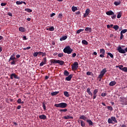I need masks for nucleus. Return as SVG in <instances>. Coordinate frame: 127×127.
Here are the masks:
<instances>
[{
  "instance_id": "obj_1",
  "label": "nucleus",
  "mask_w": 127,
  "mask_h": 127,
  "mask_svg": "<svg viewBox=\"0 0 127 127\" xmlns=\"http://www.w3.org/2000/svg\"><path fill=\"white\" fill-rule=\"evenodd\" d=\"M54 106L55 107H56V108H61L62 109H64L67 107V103H61L59 104H56Z\"/></svg>"
},
{
  "instance_id": "obj_2",
  "label": "nucleus",
  "mask_w": 127,
  "mask_h": 127,
  "mask_svg": "<svg viewBox=\"0 0 127 127\" xmlns=\"http://www.w3.org/2000/svg\"><path fill=\"white\" fill-rule=\"evenodd\" d=\"M64 53H67V54H71V53L73 52V49H71V47L68 46L64 49Z\"/></svg>"
},
{
  "instance_id": "obj_3",
  "label": "nucleus",
  "mask_w": 127,
  "mask_h": 127,
  "mask_svg": "<svg viewBox=\"0 0 127 127\" xmlns=\"http://www.w3.org/2000/svg\"><path fill=\"white\" fill-rule=\"evenodd\" d=\"M107 73V68H104L100 72V74L98 76V78L100 79L99 81H101V79L104 77V75Z\"/></svg>"
},
{
  "instance_id": "obj_4",
  "label": "nucleus",
  "mask_w": 127,
  "mask_h": 127,
  "mask_svg": "<svg viewBox=\"0 0 127 127\" xmlns=\"http://www.w3.org/2000/svg\"><path fill=\"white\" fill-rule=\"evenodd\" d=\"M79 68V64L78 62H75L73 64L71 65V69L72 71H76Z\"/></svg>"
},
{
  "instance_id": "obj_5",
  "label": "nucleus",
  "mask_w": 127,
  "mask_h": 127,
  "mask_svg": "<svg viewBox=\"0 0 127 127\" xmlns=\"http://www.w3.org/2000/svg\"><path fill=\"white\" fill-rule=\"evenodd\" d=\"M117 50L119 52V53H122V54H125V53H126V52H127V48H126L125 50H124L122 48V47L119 46L118 47Z\"/></svg>"
},
{
  "instance_id": "obj_6",
  "label": "nucleus",
  "mask_w": 127,
  "mask_h": 127,
  "mask_svg": "<svg viewBox=\"0 0 127 127\" xmlns=\"http://www.w3.org/2000/svg\"><path fill=\"white\" fill-rule=\"evenodd\" d=\"M101 54L100 55V57L101 58H104L105 57V53H106V51L104 49H101L100 50Z\"/></svg>"
},
{
  "instance_id": "obj_7",
  "label": "nucleus",
  "mask_w": 127,
  "mask_h": 127,
  "mask_svg": "<svg viewBox=\"0 0 127 127\" xmlns=\"http://www.w3.org/2000/svg\"><path fill=\"white\" fill-rule=\"evenodd\" d=\"M10 78L11 79V80H13V78H14V79H20L19 77H18L15 73L11 74L10 75Z\"/></svg>"
},
{
  "instance_id": "obj_8",
  "label": "nucleus",
  "mask_w": 127,
  "mask_h": 127,
  "mask_svg": "<svg viewBox=\"0 0 127 127\" xmlns=\"http://www.w3.org/2000/svg\"><path fill=\"white\" fill-rule=\"evenodd\" d=\"M47 60V59H46V58H44L42 63L40 64V66H43V65H45V64H46Z\"/></svg>"
},
{
  "instance_id": "obj_9",
  "label": "nucleus",
  "mask_w": 127,
  "mask_h": 127,
  "mask_svg": "<svg viewBox=\"0 0 127 127\" xmlns=\"http://www.w3.org/2000/svg\"><path fill=\"white\" fill-rule=\"evenodd\" d=\"M50 61L51 63L50 65H52V64H57V63H58V60L52 59Z\"/></svg>"
},
{
  "instance_id": "obj_10",
  "label": "nucleus",
  "mask_w": 127,
  "mask_h": 127,
  "mask_svg": "<svg viewBox=\"0 0 127 127\" xmlns=\"http://www.w3.org/2000/svg\"><path fill=\"white\" fill-rule=\"evenodd\" d=\"M120 102L121 103V105H124L125 106L127 105V99H122L120 100Z\"/></svg>"
},
{
  "instance_id": "obj_11",
  "label": "nucleus",
  "mask_w": 127,
  "mask_h": 127,
  "mask_svg": "<svg viewBox=\"0 0 127 127\" xmlns=\"http://www.w3.org/2000/svg\"><path fill=\"white\" fill-rule=\"evenodd\" d=\"M80 125L82 127H86V123H85V122L84 121H83V120H79L78 121V123H79V124H80Z\"/></svg>"
},
{
  "instance_id": "obj_12",
  "label": "nucleus",
  "mask_w": 127,
  "mask_h": 127,
  "mask_svg": "<svg viewBox=\"0 0 127 127\" xmlns=\"http://www.w3.org/2000/svg\"><path fill=\"white\" fill-rule=\"evenodd\" d=\"M86 122L87 123H88L89 127H91L94 125V123L91 120H86Z\"/></svg>"
},
{
  "instance_id": "obj_13",
  "label": "nucleus",
  "mask_w": 127,
  "mask_h": 127,
  "mask_svg": "<svg viewBox=\"0 0 127 127\" xmlns=\"http://www.w3.org/2000/svg\"><path fill=\"white\" fill-rule=\"evenodd\" d=\"M73 77V74H70L69 75H68L67 77H66L65 78V80L66 81H70L71 79H72Z\"/></svg>"
},
{
  "instance_id": "obj_14",
  "label": "nucleus",
  "mask_w": 127,
  "mask_h": 127,
  "mask_svg": "<svg viewBox=\"0 0 127 127\" xmlns=\"http://www.w3.org/2000/svg\"><path fill=\"white\" fill-rule=\"evenodd\" d=\"M39 119H40V120H46L47 119V117L46 115H40L39 116Z\"/></svg>"
},
{
  "instance_id": "obj_15",
  "label": "nucleus",
  "mask_w": 127,
  "mask_h": 127,
  "mask_svg": "<svg viewBox=\"0 0 127 127\" xmlns=\"http://www.w3.org/2000/svg\"><path fill=\"white\" fill-rule=\"evenodd\" d=\"M26 31V29H25L24 27H20L19 28V31H20V32H25Z\"/></svg>"
},
{
  "instance_id": "obj_16",
  "label": "nucleus",
  "mask_w": 127,
  "mask_h": 127,
  "mask_svg": "<svg viewBox=\"0 0 127 127\" xmlns=\"http://www.w3.org/2000/svg\"><path fill=\"white\" fill-rule=\"evenodd\" d=\"M14 60H15V57H14V54L12 55L10 57V59H9V62H10V61H13Z\"/></svg>"
},
{
  "instance_id": "obj_17",
  "label": "nucleus",
  "mask_w": 127,
  "mask_h": 127,
  "mask_svg": "<svg viewBox=\"0 0 127 127\" xmlns=\"http://www.w3.org/2000/svg\"><path fill=\"white\" fill-rule=\"evenodd\" d=\"M87 93H88V95H89V96H91V97L93 96V93H92V92L91 91L90 88H88L87 89Z\"/></svg>"
},
{
  "instance_id": "obj_18",
  "label": "nucleus",
  "mask_w": 127,
  "mask_h": 127,
  "mask_svg": "<svg viewBox=\"0 0 127 127\" xmlns=\"http://www.w3.org/2000/svg\"><path fill=\"white\" fill-rule=\"evenodd\" d=\"M85 31L86 32H92V28L91 27H86L85 29Z\"/></svg>"
},
{
  "instance_id": "obj_19",
  "label": "nucleus",
  "mask_w": 127,
  "mask_h": 127,
  "mask_svg": "<svg viewBox=\"0 0 127 127\" xmlns=\"http://www.w3.org/2000/svg\"><path fill=\"white\" fill-rule=\"evenodd\" d=\"M116 84H117V82H116V81H112L110 82L109 86H115Z\"/></svg>"
},
{
  "instance_id": "obj_20",
  "label": "nucleus",
  "mask_w": 127,
  "mask_h": 127,
  "mask_svg": "<svg viewBox=\"0 0 127 127\" xmlns=\"http://www.w3.org/2000/svg\"><path fill=\"white\" fill-rule=\"evenodd\" d=\"M55 29L54 26H51L49 28H47V30H49V31H54Z\"/></svg>"
},
{
  "instance_id": "obj_21",
  "label": "nucleus",
  "mask_w": 127,
  "mask_h": 127,
  "mask_svg": "<svg viewBox=\"0 0 127 127\" xmlns=\"http://www.w3.org/2000/svg\"><path fill=\"white\" fill-rule=\"evenodd\" d=\"M114 12L112 10H109L108 11L106 12V14L107 15H112V14H114Z\"/></svg>"
},
{
  "instance_id": "obj_22",
  "label": "nucleus",
  "mask_w": 127,
  "mask_h": 127,
  "mask_svg": "<svg viewBox=\"0 0 127 127\" xmlns=\"http://www.w3.org/2000/svg\"><path fill=\"white\" fill-rule=\"evenodd\" d=\"M111 118L112 122H114V123H116V124H118V121H117V119H116L115 117H112Z\"/></svg>"
},
{
  "instance_id": "obj_23",
  "label": "nucleus",
  "mask_w": 127,
  "mask_h": 127,
  "mask_svg": "<svg viewBox=\"0 0 127 127\" xmlns=\"http://www.w3.org/2000/svg\"><path fill=\"white\" fill-rule=\"evenodd\" d=\"M64 61L58 60V64H60V65H64Z\"/></svg>"
},
{
  "instance_id": "obj_24",
  "label": "nucleus",
  "mask_w": 127,
  "mask_h": 127,
  "mask_svg": "<svg viewBox=\"0 0 127 127\" xmlns=\"http://www.w3.org/2000/svg\"><path fill=\"white\" fill-rule=\"evenodd\" d=\"M64 120H69V119H73V117L67 115L66 116H64Z\"/></svg>"
},
{
  "instance_id": "obj_25",
  "label": "nucleus",
  "mask_w": 127,
  "mask_h": 127,
  "mask_svg": "<svg viewBox=\"0 0 127 127\" xmlns=\"http://www.w3.org/2000/svg\"><path fill=\"white\" fill-rule=\"evenodd\" d=\"M71 9L73 12H75L76 10H78V8H77L76 6H73L71 8Z\"/></svg>"
},
{
  "instance_id": "obj_26",
  "label": "nucleus",
  "mask_w": 127,
  "mask_h": 127,
  "mask_svg": "<svg viewBox=\"0 0 127 127\" xmlns=\"http://www.w3.org/2000/svg\"><path fill=\"white\" fill-rule=\"evenodd\" d=\"M59 94V91H56V92H52L51 93V95L52 96H56V95Z\"/></svg>"
},
{
  "instance_id": "obj_27",
  "label": "nucleus",
  "mask_w": 127,
  "mask_h": 127,
  "mask_svg": "<svg viewBox=\"0 0 127 127\" xmlns=\"http://www.w3.org/2000/svg\"><path fill=\"white\" fill-rule=\"evenodd\" d=\"M64 95L65 97H70V94H69V92H68L67 91H64Z\"/></svg>"
},
{
  "instance_id": "obj_28",
  "label": "nucleus",
  "mask_w": 127,
  "mask_h": 127,
  "mask_svg": "<svg viewBox=\"0 0 127 127\" xmlns=\"http://www.w3.org/2000/svg\"><path fill=\"white\" fill-rule=\"evenodd\" d=\"M68 38V37L67 36H63L60 38V41H63V40H66V38Z\"/></svg>"
},
{
  "instance_id": "obj_29",
  "label": "nucleus",
  "mask_w": 127,
  "mask_h": 127,
  "mask_svg": "<svg viewBox=\"0 0 127 127\" xmlns=\"http://www.w3.org/2000/svg\"><path fill=\"white\" fill-rule=\"evenodd\" d=\"M79 119H80L81 120H83L84 121H86V120H87V117H86L84 115H82L80 117Z\"/></svg>"
},
{
  "instance_id": "obj_30",
  "label": "nucleus",
  "mask_w": 127,
  "mask_h": 127,
  "mask_svg": "<svg viewBox=\"0 0 127 127\" xmlns=\"http://www.w3.org/2000/svg\"><path fill=\"white\" fill-rule=\"evenodd\" d=\"M113 28L117 31V30H119L120 27L118 25H115L113 26Z\"/></svg>"
},
{
  "instance_id": "obj_31",
  "label": "nucleus",
  "mask_w": 127,
  "mask_h": 127,
  "mask_svg": "<svg viewBox=\"0 0 127 127\" xmlns=\"http://www.w3.org/2000/svg\"><path fill=\"white\" fill-rule=\"evenodd\" d=\"M120 70L124 71V72H127V67H124L123 68H120Z\"/></svg>"
},
{
  "instance_id": "obj_32",
  "label": "nucleus",
  "mask_w": 127,
  "mask_h": 127,
  "mask_svg": "<svg viewBox=\"0 0 127 127\" xmlns=\"http://www.w3.org/2000/svg\"><path fill=\"white\" fill-rule=\"evenodd\" d=\"M82 44H84V45H88V42L85 40H83L82 41Z\"/></svg>"
},
{
  "instance_id": "obj_33",
  "label": "nucleus",
  "mask_w": 127,
  "mask_h": 127,
  "mask_svg": "<svg viewBox=\"0 0 127 127\" xmlns=\"http://www.w3.org/2000/svg\"><path fill=\"white\" fill-rule=\"evenodd\" d=\"M107 55L110 56L111 58H112V59H114V55H113V54L111 53H108Z\"/></svg>"
},
{
  "instance_id": "obj_34",
  "label": "nucleus",
  "mask_w": 127,
  "mask_h": 127,
  "mask_svg": "<svg viewBox=\"0 0 127 127\" xmlns=\"http://www.w3.org/2000/svg\"><path fill=\"white\" fill-rule=\"evenodd\" d=\"M64 76H69V72L67 70H64Z\"/></svg>"
},
{
  "instance_id": "obj_35",
  "label": "nucleus",
  "mask_w": 127,
  "mask_h": 127,
  "mask_svg": "<svg viewBox=\"0 0 127 127\" xmlns=\"http://www.w3.org/2000/svg\"><path fill=\"white\" fill-rule=\"evenodd\" d=\"M111 15H112L111 16V18H112V19H116V18L117 17V15L115 14V13H114V14Z\"/></svg>"
},
{
  "instance_id": "obj_36",
  "label": "nucleus",
  "mask_w": 127,
  "mask_h": 127,
  "mask_svg": "<svg viewBox=\"0 0 127 127\" xmlns=\"http://www.w3.org/2000/svg\"><path fill=\"white\" fill-rule=\"evenodd\" d=\"M25 11H27V12H32V10L29 8H25Z\"/></svg>"
},
{
  "instance_id": "obj_37",
  "label": "nucleus",
  "mask_w": 127,
  "mask_h": 127,
  "mask_svg": "<svg viewBox=\"0 0 127 127\" xmlns=\"http://www.w3.org/2000/svg\"><path fill=\"white\" fill-rule=\"evenodd\" d=\"M121 3V1H115L114 2V4L116 5V6L117 5H120V4Z\"/></svg>"
},
{
  "instance_id": "obj_38",
  "label": "nucleus",
  "mask_w": 127,
  "mask_h": 127,
  "mask_svg": "<svg viewBox=\"0 0 127 127\" xmlns=\"http://www.w3.org/2000/svg\"><path fill=\"white\" fill-rule=\"evenodd\" d=\"M98 91H99L98 89H95L93 91V95H97V94H98Z\"/></svg>"
},
{
  "instance_id": "obj_39",
  "label": "nucleus",
  "mask_w": 127,
  "mask_h": 127,
  "mask_svg": "<svg viewBox=\"0 0 127 127\" xmlns=\"http://www.w3.org/2000/svg\"><path fill=\"white\" fill-rule=\"evenodd\" d=\"M82 31H84V29H79L77 31L76 33H77V34H79V33H80V32H82Z\"/></svg>"
},
{
  "instance_id": "obj_40",
  "label": "nucleus",
  "mask_w": 127,
  "mask_h": 127,
  "mask_svg": "<svg viewBox=\"0 0 127 127\" xmlns=\"http://www.w3.org/2000/svg\"><path fill=\"white\" fill-rule=\"evenodd\" d=\"M108 124H113V120H112L111 118L108 119Z\"/></svg>"
},
{
  "instance_id": "obj_41",
  "label": "nucleus",
  "mask_w": 127,
  "mask_h": 127,
  "mask_svg": "<svg viewBox=\"0 0 127 127\" xmlns=\"http://www.w3.org/2000/svg\"><path fill=\"white\" fill-rule=\"evenodd\" d=\"M126 32H127V29H125L121 31V33H122L123 34L124 33H126Z\"/></svg>"
},
{
  "instance_id": "obj_42",
  "label": "nucleus",
  "mask_w": 127,
  "mask_h": 127,
  "mask_svg": "<svg viewBox=\"0 0 127 127\" xmlns=\"http://www.w3.org/2000/svg\"><path fill=\"white\" fill-rule=\"evenodd\" d=\"M90 12V9L88 8L85 10V13L89 14Z\"/></svg>"
},
{
  "instance_id": "obj_43",
  "label": "nucleus",
  "mask_w": 127,
  "mask_h": 127,
  "mask_svg": "<svg viewBox=\"0 0 127 127\" xmlns=\"http://www.w3.org/2000/svg\"><path fill=\"white\" fill-rule=\"evenodd\" d=\"M122 17V13L119 12L117 15V18H121Z\"/></svg>"
},
{
  "instance_id": "obj_44",
  "label": "nucleus",
  "mask_w": 127,
  "mask_h": 127,
  "mask_svg": "<svg viewBox=\"0 0 127 127\" xmlns=\"http://www.w3.org/2000/svg\"><path fill=\"white\" fill-rule=\"evenodd\" d=\"M16 4L19 5V4H22V1H17L16 2Z\"/></svg>"
},
{
  "instance_id": "obj_45",
  "label": "nucleus",
  "mask_w": 127,
  "mask_h": 127,
  "mask_svg": "<svg viewBox=\"0 0 127 127\" xmlns=\"http://www.w3.org/2000/svg\"><path fill=\"white\" fill-rule=\"evenodd\" d=\"M34 57H37L38 56V52H35L33 54Z\"/></svg>"
},
{
  "instance_id": "obj_46",
  "label": "nucleus",
  "mask_w": 127,
  "mask_h": 127,
  "mask_svg": "<svg viewBox=\"0 0 127 127\" xmlns=\"http://www.w3.org/2000/svg\"><path fill=\"white\" fill-rule=\"evenodd\" d=\"M68 111V110L64 109H60V112L61 113L62 112H67Z\"/></svg>"
},
{
  "instance_id": "obj_47",
  "label": "nucleus",
  "mask_w": 127,
  "mask_h": 127,
  "mask_svg": "<svg viewBox=\"0 0 127 127\" xmlns=\"http://www.w3.org/2000/svg\"><path fill=\"white\" fill-rule=\"evenodd\" d=\"M63 15L62 14V13H60L59 14V15H58V17L59 18H62V16H63Z\"/></svg>"
},
{
  "instance_id": "obj_48",
  "label": "nucleus",
  "mask_w": 127,
  "mask_h": 127,
  "mask_svg": "<svg viewBox=\"0 0 127 127\" xmlns=\"http://www.w3.org/2000/svg\"><path fill=\"white\" fill-rule=\"evenodd\" d=\"M107 109H108V110H109V111H113V110L112 106H108Z\"/></svg>"
},
{
  "instance_id": "obj_49",
  "label": "nucleus",
  "mask_w": 127,
  "mask_h": 127,
  "mask_svg": "<svg viewBox=\"0 0 127 127\" xmlns=\"http://www.w3.org/2000/svg\"><path fill=\"white\" fill-rule=\"evenodd\" d=\"M31 48V47H27V48H24L23 49V50H29V49H30Z\"/></svg>"
},
{
  "instance_id": "obj_50",
  "label": "nucleus",
  "mask_w": 127,
  "mask_h": 127,
  "mask_svg": "<svg viewBox=\"0 0 127 127\" xmlns=\"http://www.w3.org/2000/svg\"><path fill=\"white\" fill-rule=\"evenodd\" d=\"M101 97H106V96H107V93H102L101 94Z\"/></svg>"
},
{
  "instance_id": "obj_51",
  "label": "nucleus",
  "mask_w": 127,
  "mask_h": 127,
  "mask_svg": "<svg viewBox=\"0 0 127 127\" xmlns=\"http://www.w3.org/2000/svg\"><path fill=\"white\" fill-rule=\"evenodd\" d=\"M18 104H21V99L19 98L17 100Z\"/></svg>"
},
{
  "instance_id": "obj_52",
  "label": "nucleus",
  "mask_w": 127,
  "mask_h": 127,
  "mask_svg": "<svg viewBox=\"0 0 127 127\" xmlns=\"http://www.w3.org/2000/svg\"><path fill=\"white\" fill-rule=\"evenodd\" d=\"M43 108L44 111L46 110V105H45V103H43Z\"/></svg>"
},
{
  "instance_id": "obj_53",
  "label": "nucleus",
  "mask_w": 127,
  "mask_h": 127,
  "mask_svg": "<svg viewBox=\"0 0 127 127\" xmlns=\"http://www.w3.org/2000/svg\"><path fill=\"white\" fill-rule=\"evenodd\" d=\"M15 62H16V61H12V62L11 63V65H15Z\"/></svg>"
},
{
  "instance_id": "obj_54",
  "label": "nucleus",
  "mask_w": 127,
  "mask_h": 127,
  "mask_svg": "<svg viewBox=\"0 0 127 127\" xmlns=\"http://www.w3.org/2000/svg\"><path fill=\"white\" fill-rule=\"evenodd\" d=\"M123 38H124V35L123 34V33H121V36H120L121 40H122V39H123Z\"/></svg>"
},
{
  "instance_id": "obj_55",
  "label": "nucleus",
  "mask_w": 127,
  "mask_h": 127,
  "mask_svg": "<svg viewBox=\"0 0 127 127\" xmlns=\"http://www.w3.org/2000/svg\"><path fill=\"white\" fill-rule=\"evenodd\" d=\"M89 15V14H87L86 13H85L83 15V17H87Z\"/></svg>"
},
{
  "instance_id": "obj_56",
  "label": "nucleus",
  "mask_w": 127,
  "mask_h": 127,
  "mask_svg": "<svg viewBox=\"0 0 127 127\" xmlns=\"http://www.w3.org/2000/svg\"><path fill=\"white\" fill-rule=\"evenodd\" d=\"M6 5V3H1V6H5Z\"/></svg>"
},
{
  "instance_id": "obj_57",
  "label": "nucleus",
  "mask_w": 127,
  "mask_h": 127,
  "mask_svg": "<svg viewBox=\"0 0 127 127\" xmlns=\"http://www.w3.org/2000/svg\"><path fill=\"white\" fill-rule=\"evenodd\" d=\"M76 55H77V54L75 53H74L72 54V57H73V58L76 57Z\"/></svg>"
},
{
  "instance_id": "obj_58",
  "label": "nucleus",
  "mask_w": 127,
  "mask_h": 127,
  "mask_svg": "<svg viewBox=\"0 0 127 127\" xmlns=\"http://www.w3.org/2000/svg\"><path fill=\"white\" fill-rule=\"evenodd\" d=\"M54 15H56V14H55V13H53L52 14H51L50 17H53V16H54Z\"/></svg>"
},
{
  "instance_id": "obj_59",
  "label": "nucleus",
  "mask_w": 127,
  "mask_h": 127,
  "mask_svg": "<svg viewBox=\"0 0 127 127\" xmlns=\"http://www.w3.org/2000/svg\"><path fill=\"white\" fill-rule=\"evenodd\" d=\"M91 73H92L91 72H90V71H88L87 73H86V75H87V76H90L91 75Z\"/></svg>"
},
{
  "instance_id": "obj_60",
  "label": "nucleus",
  "mask_w": 127,
  "mask_h": 127,
  "mask_svg": "<svg viewBox=\"0 0 127 127\" xmlns=\"http://www.w3.org/2000/svg\"><path fill=\"white\" fill-rule=\"evenodd\" d=\"M58 56H59V57L61 58L63 56H64V55H63V54H59Z\"/></svg>"
},
{
  "instance_id": "obj_61",
  "label": "nucleus",
  "mask_w": 127,
  "mask_h": 127,
  "mask_svg": "<svg viewBox=\"0 0 127 127\" xmlns=\"http://www.w3.org/2000/svg\"><path fill=\"white\" fill-rule=\"evenodd\" d=\"M97 98V94H93V100H95Z\"/></svg>"
},
{
  "instance_id": "obj_62",
  "label": "nucleus",
  "mask_w": 127,
  "mask_h": 127,
  "mask_svg": "<svg viewBox=\"0 0 127 127\" xmlns=\"http://www.w3.org/2000/svg\"><path fill=\"white\" fill-rule=\"evenodd\" d=\"M38 53L39 55L40 56L42 55V54H43V52H38Z\"/></svg>"
},
{
  "instance_id": "obj_63",
  "label": "nucleus",
  "mask_w": 127,
  "mask_h": 127,
  "mask_svg": "<svg viewBox=\"0 0 127 127\" xmlns=\"http://www.w3.org/2000/svg\"><path fill=\"white\" fill-rule=\"evenodd\" d=\"M7 15H9V16H12V14L10 12L8 13Z\"/></svg>"
},
{
  "instance_id": "obj_64",
  "label": "nucleus",
  "mask_w": 127,
  "mask_h": 127,
  "mask_svg": "<svg viewBox=\"0 0 127 127\" xmlns=\"http://www.w3.org/2000/svg\"><path fill=\"white\" fill-rule=\"evenodd\" d=\"M23 38L24 40H27V38H26V36H24L23 37Z\"/></svg>"
}]
</instances>
